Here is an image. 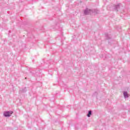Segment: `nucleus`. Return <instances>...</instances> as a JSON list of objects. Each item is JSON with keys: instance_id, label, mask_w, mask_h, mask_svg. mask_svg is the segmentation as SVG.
<instances>
[{"instance_id": "obj_1", "label": "nucleus", "mask_w": 130, "mask_h": 130, "mask_svg": "<svg viewBox=\"0 0 130 130\" xmlns=\"http://www.w3.org/2000/svg\"><path fill=\"white\" fill-rule=\"evenodd\" d=\"M14 112L11 111H6L4 113V116L5 117H10V116H12V114Z\"/></svg>"}, {"instance_id": "obj_4", "label": "nucleus", "mask_w": 130, "mask_h": 130, "mask_svg": "<svg viewBox=\"0 0 130 130\" xmlns=\"http://www.w3.org/2000/svg\"><path fill=\"white\" fill-rule=\"evenodd\" d=\"M26 92H27V88L26 87H24L23 88H22V89L19 90V93H26Z\"/></svg>"}, {"instance_id": "obj_3", "label": "nucleus", "mask_w": 130, "mask_h": 130, "mask_svg": "<svg viewBox=\"0 0 130 130\" xmlns=\"http://www.w3.org/2000/svg\"><path fill=\"white\" fill-rule=\"evenodd\" d=\"M120 6L119 4H118L117 5H115L113 8V11H115V12H118V10H119Z\"/></svg>"}, {"instance_id": "obj_5", "label": "nucleus", "mask_w": 130, "mask_h": 130, "mask_svg": "<svg viewBox=\"0 0 130 130\" xmlns=\"http://www.w3.org/2000/svg\"><path fill=\"white\" fill-rule=\"evenodd\" d=\"M105 36L107 39L109 40V39H111V35H109L107 33L105 34Z\"/></svg>"}, {"instance_id": "obj_2", "label": "nucleus", "mask_w": 130, "mask_h": 130, "mask_svg": "<svg viewBox=\"0 0 130 130\" xmlns=\"http://www.w3.org/2000/svg\"><path fill=\"white\" fill-rule=\"evenodd\" d=\"M91 12H92V10L86 8L84 11V15H89V14L91 13Z\"/></svg>"}, {"instance_id": "obj_9", "label": "nucleus", "mask_w": 130, "mask_h": 130, "mask_svg": "<svg viewBox=\"0 0 130 130\" xmlns=\"http://www.w3.org/2000/svg\"><path fill=\"white\" fill-rule=\"evenodd\" d=\"M98 92L97 91H95L92 94L93 97H95V96H98Z\"/></svg>"}, {"instance_id": "obj_7", "label": "nucleus", "mask_w": 130, "mask_h": 130, "mask_svg": "<svg viewBox=\"0 0 130 130\" xmlns=\"http://www.w3.org/2000/svg\"><path fill=\"white\" fill-rule=\"evenodd\" d=\"M91 115H92V111L91 110L88 111V113L87 115V117H91Z\"/></svg>"}, {"instance_id": "obj_8", "label": "nucleus", "mask_w": 130, "mask_h": 130, "mask_svg": "<svg viewBox=\"0 0 130 130\" xmlns=\"http://www.w3.org/2000/svg\"><path fill=\"white\" fill-rule=\"evenodd\" d=\"M59 26V24H56V26L55 27H53V29H56V30H59V27H58Z\"/></svg>"}, {"instance_id": "obj_6", "label": "nucleus", "mask_w": 130, "mask_h": 130, "mask_svg": "<svg viewBox=\"0 0 130 130\" xmlns=\"http://www.w3.org/2000/svg\"><path fill=\"white\" fill-rule=\"evenodd\" d=\"M123 95L125 99L128 98V94H127V91H124Z\"/></svg>"}, {"instance_id": "obj_10", "label": "nucleus", "mask_w": 130, "mask_h": 130, "mask_svg": "<svg viewBox=\"0 0 130 130\" xmlns=\"http://www.w3.org/2000/svg\"><path fill=\"white\" fill-rule=\"evenodd\" d=\"M94 12H95V13H96V14H98V13H99V11H98L97 10H95Z\"/></svg>"}, {"instance_id": "obj_11", "label": "nucleus", "mask_w": 130, "mask_h": 130, "mask_svg": "<svg viewBox=\"0 0 130 130\" xmlns=\"http://www.w3.org/2000/svg\"><path fill=\"white\" fill-rule=\"evenodd\" d=\"M9 33H11V30H9Z\"/></svg>"}]
</instances>
